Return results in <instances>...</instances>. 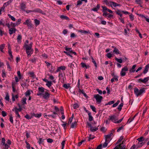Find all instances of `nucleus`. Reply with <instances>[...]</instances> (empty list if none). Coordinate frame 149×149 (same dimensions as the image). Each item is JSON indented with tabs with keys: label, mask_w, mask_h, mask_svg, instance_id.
<instances>
[{
	"label": "nucleus",
	"mask_w": 149,
	"mask_h": 149,
	"mask_svg": "<svg viewBox=\"0 0 149 149\" xmlns=\"http://www.w3.org/2000/svg\"><path fill=\"white\" fill-rule=\"evenodd\" d=\"M5 44H2L0 46V50L2 52H3V49L5 46Z\"/></svg>",
	"instance_id": "c85d7f7f"
},
{
	"label": "nucleus",
	"mask_w": 149,
	"mask_h": 149,
	"mask_svg": "<svg viewBox=\"0 0 149 149\" xmlns=\"http://www.w3.org/2000/svg\"><path fill=\"white\" fill-rule=\"evenodd\" d=\"M65 142V141H63L61 143V144L62 145L61 149H63L64 148V147Z\"/></svg>",
	"instance_id": "4d7b16f0"
},
{
	"label": "nucleus",
	"mask_w": 149,
	"mask_h": 149,
	"mask_svg": "<svg viewBox=\"0 0 149 149\" xmlns=\"http://www.w3.org/2000/svg\"><path fill=\"white\" fill-rule=\"evenodd\" d=\"M77 125V122L76 121L74 122V123H72L70 127L72 128H74Z\"/></svg>",
	"instance_id": "393cba45"
},
{
	"label": "nucleus",
	"mask_w": 149,
	"mask_h": 149,
	"mask_svg": "<svg viewBox=\"0 0 149 149\" xmlns=\"http://www.w3.org/2000/svg\"><path fill=\"white\" fill-rule=\"evenodd\" d=\"M112 47L114 49V50H113V52L114 53H115L117 54H120L119 51L118 49L116 48V47L112 46Z\"/></svg>",
	"instance_id": "ddd939ff"
},
{
	"label": "nucleus",
	"mask_w": 149,
	"mask_h": 149,
	"mask_svg": "<svg viewBox=\"0 0 149 149\" xmlns=\"http://www.w3.org/2000/svg\"><path fill=\"white\" fill-rule=\"evenodd\" d=\"M44 139H42L41 138H40L39 139V141H38V143L39 144H42L44 142Z\"/></svg>",
	"instance_id": "a18cd8bd"
},
{
	"label": "nucleus",
	"mask_w": 149,
	"mask_h": 149,
	"mask_svg": "<svg viewBox=\"0 0 149 149\" xmlns=\"http://www.w3.org/2000/svg\"><path fill=\"white\" fill-rule=\"evenodd\" d=\"M115 101L113 100L111 101L108 102L105 105H111L112 104H113L114 103Z\"/></svg>",
	"instance_id": "49530a36"
},
{
	"label": "nucleus",
	"mask_w": 149,
	"mask_h": 149,
	"mask_svg": "<svg viewBox=\"0 0 149 149\" xmlns=\"http://www.w3.org/2000/svg\"><path fill=\"white\" fill-rule=\"evenodd\" d=\"M136 65H133V66H132V69L131 70H130V72H134L135 71V70H134V69L136 68Z\"/></svg>",
	"instance_id": "473e14b6"
},
{
	"label": "nucleus",
	"mask_w": 149,
	"mask_h": 149,
	"mask_svg": "<svg viewBox=\"0 0 149 149\" xmlns=\"http://www.w3.org/2000/svg\"><path fill=\"white\" fill-rule=\"evenodd\" d=\"M10 121L12 123H13V117L11 114L10 115Z\"/></svg>",
	"instance_id": "8fccbe9b"
},
{
	"label": "nucleus",
	"mask_w": 149,
	"mask_h": 149,
	"mask_svg": "<svg viewBox=\"0 0 149 149\" xmlns=\"http://www.w3.org/2000/svg\"><path fill=\"white\" fill-rule=\"evenodd\" d=\"M6 140L4 138H3L2 139L1 143L3 144V145H5L6 144Z\"/></svg>",
	"instance_id": "e2e57ef3"
},
{
	"label": "nucleus",
	"mask_w": 149,
	"mask_h": 149,
	"mask_svg": "<svg viewBox=\"0 0 149 149\" xmlns=\"http://www.w3.org/2000/svg\"><path fill=\"white\" fill-rule=\"evenodd\" d=\"M24 117L28 119L29 120L30 119H31V117L28 114L26 115Z\"/></svg>",
	"instance_id": "69168bd1"
},
{
	"label": "nucleus",
	"mask_w": 149,
	"mask_h": 149,
	"mask_svg": "<svg viewBox=\"0 0 149 149\" xmlns=\"http://www.w3.org/2000/svg\"><path fill=\"white\" fill-rule=\"evenodd\" d=\"M111 6L113 5L114 7H116V6H120L119 4H118L117 3L112 1L110 2Z\"/></svg>",
	"instance_id": "aec40b11"
},
{
	"label": "nucleus",
	"mask_w": 149,
	"mask_h": 149,
	"mask_svg": "<svg viewBox=\"0 0 149 149\" xmlns=\"http://www.w3.org/2000/svg\"><path fill=\"white\" fill-rule=\"evenodd\" d=\"M63 86L66 89H68L70 87L69 84L67 85L66 84H64Z\"/></svg>",
	"instance_id": "72a5a7b5"
},
{
	"label": "nucleus",
	"mask_w": 149,
	"mask_h": 149,
	"mask_svg": "<svg viewBox=\"0 0 149 149\" xmlns=\"http://www.w3.org/2000/svg\"><path fill=\"white\" fill-rule=\"evenodd\" d=\"M23 24L27 25L28 28L33 27V25L31 23V21H30L29 19L26 20L25 22H24Z\"/></svg>",
	"instance_id": "423d86ee"
},
{
	"label": "nucleus",
	"mask_w": 149,
	"mask_h": 149,
	"mask_svg": "<svg viewBox=\"0 0 149 149\" xmlns=\"http://www.w3.org/2000/svg\"><path fill=\"white\" fill-rule=\"evenodd\" d=\"M16 29L15 28H10L9 30V33L10 35H12L15 33Z\"/></svg>",
	"instance_id": "f8f14e48"
},
{
	"label": "nucleus",
	"mask_w": 149,
	"mask_h": 149,
	"mask_svg": "<svg viewBox=\"0 0 149 149\" xmlns=\"http://www.w3.org/2000/svg\"><path fill=\"white\" fill-rule=\"evenodd\" d=\"M74 109H76L79 107V105L77 103L74 104L73 105Z\"/></svg>",
	"instance_id": "13d9d810"
},
{
	"label": "nucleus",
	"mask_w": 149,
	"mask_h": 149,
	"mask_svg": "<svg viewBox=\"0 0 149 149\" xmlns=\"http://www.w3.org/2000/svg\"><path fill=\"white\" fill-rule=\"evenodd\" d=\"M107 57L109 58H110L112 57V54L110 53H109L107 54Z\"/></svg>",
	"instance_id": "0e129e2a"
},
{
	"label": "nucleus",
	"mask_w": 149,
	"mask_h": 149,
	"mask_svg": "<svg viewBox=\"0 0 149 149\" xmlns=\"http://www.w3.org/2000/svg\"><path fill=\"white\" fill-rule=\"evenodd\" d=\"M139 141V142H141L143 141L144 140V138L143 136H141L137 139Z\"/></svg>",
	"instance_id": "c03bdc74"
},
{
	"label": "nucleus",
	"mask_w": 149,
	"mask_h": 149,
	"mask_svg": "<svg viewBox=\"0 0 149 149\" xmlns=\"http://www.w3.org/2000/svg\"><path fill=\"white\" fill-rule=\"evenodd\" d=\"M33 115L36 117L39 118L41 116L42 114L41 113H40L39 114L33 113Z\"/></svg>",
	"instance_id": "4be33fe9"
},
{
	"label": "nucleus",
	"mask_w": 149,
	"mask_h": 149,
	"mask_svg": "<svg viewBox=\"0 0 149 149\" xmlns=\"http://www.w3.org/2000/svg\"><path fill=\"white\" fill-rule=\"evenodd\" d=\"M91 59L92 60V62L94 64L95 66V69H97V65L96 63V61L94 60L92 56L91 57Z\"/></svg>",
	"instance_id": "a878e982"
},
{
	"label": "nucleus",
	"mask_w": 149,
	"mask_h": 149,
	"mask_svg": "<svg viewBox=\"0 0 149 149\" xmlns=\"http://www.w3.org/2000/svg\"><path fill=\"white\" fill-rule=\"evenodd\" d=\"M13 1V0H9L7 2L4 3L3 6H4L5 9V7L9 5Z\"/></svg>",
	"instance_id": "4468645a"
},
{
	"label": "nucleus",
	"mask_w": 149,
	"mask_h": 149,
	"mask_svg": "<svg viewBox=\"0 0 149 149\" xmlns=\"http://www.w3.org/2000/svg\"><path fill=\"white\" fill-rule=\"evenodd\" d=\"M115 59L116 61H117L119 63H122L123 62V61L121 58L118 59L117 58L115 57Z\"/></svg>",
	"instance_id": "e433bc0d"
},
{
	"label": "nucleus",
	"mask_w": 149,
	"mask_h": 149,
	"mask_svg": "<svg viewBox=\"0 0 149 149\" xmlns=\"http://www.w3.org/2000/svg\"><path fill=\"white\" fill-rule=\"evenodd\" d=\"M24 47L26 48V52L27 54L28 57H30L33 53V50L32 48V45L31 44L27 45L25 44Z\"/></svg>",
	"instance_id": "f257e3e1"
},
{
	"label": "nucleus",
	"mask_w": 149,
	"mask_h": 149,
	"mask_svg": "<svg viewBox=\"0 0 149 149\" xmlns=\"http://www.w3.org/2000/svg\"><path fill=\"white\" fill-rule=\"evenodd\" d=\"M98 129V128L97 127H92L90 128V130L92 132H95Z\"/></svg>",
	"instance_id": "f704fd0d"
},
{
	"label": "nucleus",
	"mask_w": 149,
	"mask_h": 149,
	"mask_svg": "<svg viewBox=\"0 0 149 149\" xmlns=\"http://www.w3.org/2000/svg\"><path fill=\"white\" fill-rule=\"evenodd\" d=\"M26 97H23L22 99V103L23 104H26Z\"/></svg>",
	"instance_id": "c9c22d12"
},
{
	"label": "nucleus",
	"mask_w": 149,
	"mask_h": 149,
	"mask_svg": "<svg viewBox=\"0 0 149 149\" xmlns=\"http://www.w3.org/2000/svg\"><path fill=\"white\" fill-rule=\"evenodd\" d=\"M123 136H121L120 137V138H119L118 140L117 143L116 144H118L121 141L123 140Z\"/></svg>",
	"instance_id": "58836bf2"
},
{
	"label": "nucleus",
	"mask_w": 149,
	"mask_h": 149,
	"mask_svg": "<svg viewBox=\"0 0 149 149\" xmlns=\"http://www.w3.org/2000/svg\"><path fill=\"white\" fill-rule=\"evenodd\" d=\"M22 38V36L20 35H19L17 36V40L18 42H21V40Z\"/></svg>",
	"instance_id": "2f4dec72"
},
{
	"label": "nucleus",
	"mask_w": 149,
	"mask_h": 149,
	"mask_svg": "<svg viewBox=\"0 0 149 149\" xmlns=\"http://www.w3.org/2000/svg\"><path fill=\"white\" fill-rule=\"evenodd\" d=\"M135 2L137 4L141 5L142 3V2L141 0H135Z\"/></svg>",
	"instance_id": "a19ab883"
},
{
	"label": "nucleus",
	"mask_w": 149,
	"mask_h": 149,
	"mask_svg": "<svg viewBox=\"0 0 149 149\" xmlns=\"http://www.w3.org/2000/svg\"><path fill=\"white\" fill-rule=\"evenodd\" d=\"M1 114L2 116L3 117H5L7 115L6 113L4 111H2Z\"/></svg>",
	"instance_id": "774afa93"
},
{
	"label": "nucleus",
	"mask_w": 149,
	"mask_h": 149,
	"mask_svg": "<svg viewBox=\"0 0 149 149\" xmlns=\"http://www.w3.org/2000/svg\"><path fill=\"white\" fill-rule=\"evenodd\" d=\"M113 133H111L110 134L105 135V140L106 141H107L108 142L110 141L111 140V136L113 135Z\"/></svg>",
	"instance_id": "1a4fd4ad"
},
{
	"label": "nucleus",
	"mask_w": 149,
	"mask_h": 149,
	"mask_svg": "<svg viewBox=\"0 0 149 149\" xmlns=\"http://www.w3.org/2000/svg\"><path fill=\"white\" fill-rule=\"evenodd\" d=\"M52 84V82L51 81H48L46 84V85L49 88H50Z\"/></svg>",
	"instance_id": "cd10ccee"
},
{
	"label": "nucleus",
	"mask_w": 149,
	"mask_h": 149,
	"mask_svg": "<svg viewBox=\"0 0 149 149\" xmlns=\"http://www.w3.org/2000/svg\"><path fill=\"white\" fill-rule=\"evenodd\" d=\"M149 80V77L145 78L143 79L141 78L138 79V81L139 82H142L144 84H146V82Z\"/></svg>",
	"instance_id": "6e6552de"
},
{
	"label": "nucleus",
	"mask_w": 149,
	"mask_h": 149,
	"mask_svg": "<svg viewBox=\"0 0 149 149\" xmlns=\"http://www.w3.org/2000/svg\"><path fill=\"white\" fill-rule=\"evenodd\" d=\"M78 32H80L84 34H87V33H90V32L89 31H86L85 30H79L78 31Z\"/></svg>",
	"instance_id": "a211bd4d"
},
{
	"label": "nucleus",
	"mask_w": 149,
	"mask_h": 149,
	"mask_svg": "<svg viewBox=\"0 0 149 149\" xmlns=\"http://www.w3.org/2000/svg\"><path fill=\"white\" fill-rule=\"evenodd\" d=\"M16 109V110L17 111H22V109L20 107L18 109L17 107L14 108L13 109V111H14V109Z\"/></svg>",
	"instance_id": "603ef678"
},
{
	"label": "nucleus",
	"mask_w": 149,
	"mask_h": 149,
	"mask_svg": "<svg viewBox=\"0 0 149 149\" xmlns=\"http://www.w3.org/2000/svg\"><path fill=\"white\" fill-rule=\"evenodd\" d=\"M90 107L91 108V109H92V111L95 112V113H96V108H95V107H94L93 106V105H90Z\"/></svg>",
	"instance_id": "79ce46f5"
},
{
	"label": "nucleus",
	"mask_w": 149,
	"mask_h": 149,
	"mask_svg": "<svg viewBox=\"0 0 149 149\" xmlns=\"http://www.w3.org/2000/svg\"><path fill=\"white\" fill-rule=\"evenodd\" d=\"M94 97L95 99L97 102L98 103H100L101 102L102 100L103 99L102 97L99 95V94L94 95Z\"/></svg>",
	"instance_id": "39448f33"
},
{
	"label": "nucleus",
	"mask_w": 149,
	"mask_h": 149,
	"mask_svg": "<svg viewBox=\"0 0 149 149\" xmlns=\"http://www.w3.org/2000/svg\"><path fill=\"white\" fill-rule=\"evenodd\" d=\"M59 67V69H60V70H64L66 69V67L64 66H62L60 67Z\"/></svg>",
	"instance_id": "09e8293b"
},
{
	"label": "nucleus",
	"mask_w": 149,
	"mask_h": 149,
	"mask_svg": "<svg viewBox=\"0 0 149 149\" xmlns=\"http://www.w3.org/2000/svg\"><path fill=\"white\" fill-rule=\"evenodd\" d=\"M82 2L81 0H79V1H77V6H78L79 5H81V4H82Z\"/></svg>",
	"instance_id": "338daca9"
},
{
	"label": "nucleus",
	"mask_w": 149,
	"mask_h": 149,
	"mask_svg": "<svg viewBox=\"0 0 149 149\" xmlns=\"http://www.w3.org/2000/svg\"><path fill=\"white\" fill-rule=\"evenodd\" d=\"M38 90L39 92L43 93L44 92L45 89L43 87H39L38 88Z\"/></svg>",
	"instance_id": "b1692460"
},
{
	"label": "nucleus",
	"mask_w": 149,
	"mask_h": 149,
	"mask_svg": "<svg viewBox=\"0 0 149 149\" xmlns=\"http://www.w3.org/2000/svg\"><path fill=\"white\" fill-rule=\"evenodd\" d=\"M100 5L97 4L96 7L95 8H93L92 10L94 11H97L100 9Z\"/></svg>",
	"instance_id": "dca6fc26"
},
{
	"label": "nucleus",
	"mask_w": 149,
	"mask_h": 149,
	"mask_svg": "<svg viewBox=\"0 0 149 149\" xmlns=\"http://www.w3.org/2000/svg\"><path fill=\"white\" fill-rule=\"evenodd\" d=\"M50 94L47 92L46 91L44 94H42V97L45 99H48L50 97Z\"/></svg>",
	"instance_id": "9d476101"
},
{
	"label": "nucleus",
	"mask_w": 149,
	"mask_h": 149,
	"mask_svg": "<svg viewBox=\"0 0 149 149\" xmlns=\"http://www.w3.org/2000/svg\"><path fill=\"white\" fill-rule=\"evenodd\" d=\"M135 31L136 32L139 34V36L140 38H143L141 34L140 33V32L138 30L137 28H136L135 29Z\"/></svg>",
	"instance_id": "4c0bfd02"
},
{
	"label": "nucleus",
	"mask_w": 149,
	"mask_h": 149,
	"mask_svg": "<svg viewBox=\"0 0 149 149\" xmlns=\"http://www.w3.org/2000/svg\"><path fill=\"white\" fill-rule=\"evenodd\" d=\"M21 19H18L17 21L15 23L17 26H18L19 24H20L21 23Z\"/></svg>",
	"instance_id": "6e6d98bb"
},
{
	"label": "nucleus",
	"mask_w": 149,
	"mask_h": 149,
	"mask_svg": "<svg viewBox=\"0 0 149 149\" xmlns=\"http://www.w3.org/2000/svg\"><path fill=\"white\" fill-rule=\"evenodd\" d=\"M20 9L23 11H25L26 8V4L24 2H22L20 4Z\"/></svg>",
	"instance_id": "9b49d317"
},
{
	"label": "nucleus",
	"mask_w": 149,
	"mask_h": 149,
	"mask_svg": "<svg viewBox=\"0 0 149 149\" xmlns=\"http://www.w3.org/2000/svg\"><path fill=\"white\" fill-rule=\"evenodd\" d=\"M8 53L9 55L10 56V57L12 58H13V56L12 55V52L11 51V50L10 49V45H9L8 47Z\"/></svg>",
	"instance_id": "f3484780"
},
{
	"label": "nucleus",
	"mask_w": 149,
	"mask_h": 149,
	"mask_svg": "<svg viewBox=\"0 0 149 149\" xmlns=\"http://www.w3.org/2000/svg\"><path fill=\"white\" fill-rule=\"evenodd\" d=\"M8 16H9V17L13 21H15V18L13 16H11L10 15L8 14Z\"/></svg>",
	"instance_id": "37998d69"
},
{
	"label": "nucleus",
	"mask_w": 149,
	"mask_h": 149,
	"mask_svg": "<svg viewBox=\"0 0 149 149\" xmlns=\"http://www.w3.org/2000/svg\"><path fill=\"white\" fill-rule=\"evenodd\" d=\"M123 103H121L119 104V105L118 106V110L119 111H121L122 107H123Z\"/></svg>",
	"instance_id": "bb28decb"
},
{
	"label": "nucleus",
	"mask_w": 149,
	"mask_h": 149,
	"mask_svg": "<svg viewBox=\"0 0 149 149\" xmlns=\"http://www.w3.org/2000/svg\"><path fill=\"white\" fill-rule=\"evenodd\" d=\"M88 115L89 120L90 121H92L93 119V118L91 115V112H88Z\"/></svg>",
	"instance_id": "6ab92c4d"
},
{
	"label": "nucleus",
	"mask_w": 149,
	"mask_h": 149,
	"mask_svg": "<svg viewBox=\"0 0 149 149\" xmlns=\"http://www.w3.org/2000/svg\"><path fill=\"white\" fill-rule=\"evenodd\" d=\"M17 74L18 75V76L19 77V79H21L22 77V76L21 75V74H20V72L19 71H18L17 72Z\"/></svg>",
	"instance_id": "864d4df0"
},
{
	"label": "nucleus",
	"mask_w": 149,
	"mask_h": 149,
	"mask_svg": "<svg viewBox=\"0 0 149 149\" xmlns=\"http://www.w3.org/2000/svg\"><path fill=\"white\" fill-rule=\"evenodd\" d=\"M37 59L36 58L34 57L32 58V59H31V61L32 63H35L37 61Z\"/></svg>",
	"instance_id": "bf43d9fd"
},
{
	"label": "nucleus",
	"mask_w": 149,
	"mask_h": 149,
	"mask_svg": "<svg viewBox=\"0 0 149 149\" xmlns=\"http://www.w3.org/2000/svg\"><path fill=\"white\" fill-rule=\"evenodd\" d=\"M34 21L36 26H37L40 24V21L39 20L37 19H35Z\"/></svg>",
	"instance_id": "c756f323"
},
{
	"label": "nucleus",
	"mask_w": 149,
	"mask_h": 149,
	"mask_svg": "<svg viewBox=\"0 0 149 149\" xmlns=\"http://www.w3.org/2000/svg\"><path fill=\"white\" fill-rule=\"evenodd\" d=\"M102 7L103 9L102 12L106 11H107L108 8H107L106 6H102Z\"/></svg>",
	"instance_id": "5fc2aeb1"
},
{
	"label": "nucleus",
	"mask_w": 149,
	"mask_h": 149,
	"mask_svg": "<svg viewBox=\"0 0 149 149\" xmlns=\"http://www.w3.org/2000/svg\"><path fill=\"white\" fill-rule=\"evenodd\" d=\"M123 118L124 117H123L122 118L119 120H117L118 119L116 116L115 115H113L112 116H109L108 120H111L113 122L115 123H120L123 120Z\"/></svg>",
	"instance_id": "f03ea898"
},
{
	"label": "nucleus",
	"mask_w": 149,
	"mask_h": 149,
	"mask_svg": "<svg viewBox=\"0 0 149 149\" xmlns=\"http://www.w3.org/2000/svg\"><path fill=\"white\" fill-rule=\"evenodd\" d=\"M60 17L62 19H66L67 20H68L69 19V18L68 17L66 16H65L64 15H61L60 16Z\"/></svg>",
	"instance_id": "412c9836"
},
{
	"label": "nucleus",
	"mask_w": 149,
	"mask_h": 149,
	"mask_svg": "<svg viewBox=\"0 0 149 149\" xmlns=\"http://www.w3.org/2000/svg\"><path fill=\"white\" fill-rule=\"evenodd\" d=\"M138 145H136L137 147L136 149H137L139 148L142 146L143 145L144 143L143 142H142L141 141V142H138Z\"/></svg>",
	"instance_id": "5701e85b"
},
{
	"label": "nucleus",
	"mask_w": 149,
	"mask_h": 149,
	"mask_svg": "<svg viewBox=\"0 0 149 149\" xmlns=\"http://www.w3.org/2000/svg\"><path fill=\"white\" fill-rule=\"evenodd\" d=\"M85 141H86L85 139L83 140H81V141H80V142H79L78 143V146H80L81 145L82 143L83 142H84Z\"/></svg>",
	"instance_id": "052dcab7"
},
{
	"label": "nucleus",
	"mask_w": 149,
	"mask_h": 149,
	"mask_svg": "<svg viewBox=\"0 0 149 149\" xmlns=\"http://www.w3.org/2000/svg\"><path fill=\"white\" fill-rule=\"evenodd\" d=\"M128 70V68L127 66H125L123 68L120 72V75L121 76H124L125 75V72Z\"/></svg>",
	"instance_id": "0eeeda50"
},
{
	"label": "nucleus",
	"mask_w": 149,
	"mask_h": 149,
	"mask_svg": "<svg viewBox=\"0 0 149 149\" xmlns=\"http://www.w3.org/2000/svg\"><path fill=\"white\" fill-rule=\"evenodd\" d=\"M109 142H108L107 141H106V140H105V142L103 144V147L104 148L106 147L108 145V143Z\"/></svg>",
	"instance_id": "de8ad7c7"
},
{
	"label": "nucleus",
	"mask_w": 149,
	"mask_h": 149,
	"mask_svg": "<svg viewBox=\"0 0 149 149\" xmlns=\"http://www.w3.org/2000/svg\"><path fill=\"white\" fill-rule=\"evenodd\" d=\"M25 11L27 13L31 12H34L36 13H39L44 15H46V13H44L40 9L38 8L36 9L33 10H25Z\"/></svg>",
	"instance_id": "20e7f679"
},
{
	"label": "nucleus",
	"mask_w": 149,
	"mask_h": 149,
	"mask_svg": "<svg viewBox=\"0 0 149 149\" xmlns=\"http://www.w3.org/2000/svg\"><path fill=\"white\" fill-rule=\"evenodd\" d=\"M121 11L118 10L117 11H116V13L118 14V15H119L120 17H122L123 15L121 13Z\"/></svg>",
	"instance_id": "7c9ffc66"
},
{
	"label": "nucleus",
	"mask_w": 149,
	"mask_h": 149,
	"mask_svg": "<svg viewBox=\"0 0 149 149\" xmlns=\"http://www.w3.org/2000/svg\"><path fill=\"white\" fill-rule=\"evenodd\" d=\"M149 68V64L146 65L145 68L144 70L143 71V73L144 74L146 73L148 71Z\"/></svg>",
	"instance_id": "2eb2a0df"
},
{
	"label": "nucleus",
	"mask_w": 149,
	"mask_h": 149,
	"mask_svg": "<svg viewBox=\"0 0 149 149\" xmlns=\"http://www.w3.org/2000/svg\"><path fill=\"white\" fill-rule=\"evenodd\" d=\"M25 143L27 145L26 146L27 148L28 149H30V146L29 143L27 141L25 142Z\"/></svg>",
	"instance_id": "680f3d73"
},
{
	"label": "nucleus",
	"mask_w": 149,
	"mask_h": 149,
	"mask_svg": "<svg viewBox=\"0 0 149 149\" xmlns=\"http://www.w3.org/2000/svg\"><path fill=\"white\" fill-rule=\"evenodd\" d=\"M31 93L29 90H28L25 93V95L26 96H29L30 95Z\"/></svg>",
	"instance_id": "3c124183"
},
{
	"label": "nucleus",
	"mask_w": 149,
	"mask_h": 149,
	"mask_svg": "<svg viewBox=\"0 0 149 149\" xmlns=\"http://www.w3.org/2000/svg\"><path fill=\"white\" fill-rule=\"evenodd\" d=\"M146 92L145 88H144L140 89L139 90L137 88H135L134 89V93L136 96L141 95L143 93Z\"/></svg>",
	"instance_id": "7ed1b4c3"
},
{
	"label": "nucleus",
	"mask_w": 149,
	"mask_h": 149,
	"mask_svg": "<svg viewBox=\"0 0 149 149\" xmlns=\"http://www.w3.org/2000/svg\"><path fill=\"white\" fill-rule=\"evenodd\" d=\"M2 11L3 12H5L4 6H2V7L0 8V15H1L2 13Z\"/></svg>",
	"instance_id": "ea45409f"
}]
</instances>
